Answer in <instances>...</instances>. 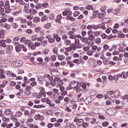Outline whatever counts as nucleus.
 I'll return each mask as SVG.
<instances>
[{"label":"nucleus","instance_id":"nucleus-1","mask_svg":"<svg viewBox=\"0 0 128 128\" xmlns=\"http://www.w3.org/2000/svg\"><path fill=\"white\" fill-rule=\"evenodd\" d=\"M76 86V81H72L70 83L69 86L66 88V90H70L72 88L74 89Z\"/></svg>","mask_w":128,"mask_h":128},{"label":"nucleus","instance_id":"nucleus-2","mask_svg":"<svg viewBox=\"0 0 128 128\" xmlns=\"http://www.w3.org/2000/svg\"><path fill=\"white\" fill-rule=\"evenodd\" d=\"M74 122H77L76 124L78 126H82V124H84V120L79 119L78 118H76L74 119Z\"/></svg>","mask_w":128,"mask_h":128},{"label":"nucleus","instance_id":"nucleus-3","mask_svg":"<svg viewBox=\"0 0 128 128\" xmlns=\"http://www.w3.org/2000/svg\"><path fill=\"white\" fill-rule=\"evenodd\" d=\"M46 38L48 40L49 44H54L56 42L54 38L52 37V35H47L46 36Z\"/></svg>","mask_w":128,"mask_h":128},{"label":"nucleus","instance_id":"nucleus-4","mask_svg":"<svg viewBox=\"0 0 128 128\" xmlns=\"http://www.w3.org/2000/svg\"><path fill=\"white\" fill-rule=\"evenodd\" d=\"M108 78L109 80H110L111 82H114V80H118V76L115 75L114 76H109Z\"/></svg>","mask_w":128,"mask_h":128},{"label":"nucleus","instance_id":"nucleus-5","mask_svg":"<svg viewBox=\"0 0 128 128\" xmlns=\"http://www.w3.org/2000/svg\"><path fill=\"white\" fill-rule=\"evenodd\" d=\"M92 50H93V52H100V50H102V48L101 47H98L96 46H92Z\"/></svg>","mask_w":128,"mask_h":128},{"label":"nucleus","instance_id":"nucleus-6","mask_svg":"<svg viewBox=\"0 0 128 128\" xmlns=\"http://www.w3.org/2000/svg\"><path fill=\"white\" fill-rule=\"evenodd\" d=\"M54 82H56L57 84L58 83L59 86L60 84H64V82L62 81V79H60V78H58V77H56L54 78Z\"/></svg>","mask_w":128,"mask_h":128},{"label":"nucleus","instance_id":"nucleus-7","mask_svg":"<svg viewBox=\"0 0 128 128\" xmlns=\"http://www.w3.org/2000/svg\"><path fill=\"white\" fill-rule=\"evenodd\" d=\"M7 46H8V50H6V54H12V50H14V46L12 45H7Z\"/></svg>","mask_w":128,"mask_h":128},{"label":"nucleus","instance_id":"nucleus-8","mask_svg":"<svg viewBox=\"0 0 128 128\" xmlns=\"http://www.w3.org/2000/svg\"><path fill=\"white\" fill-rule=\"evenodd\" d=\"M46 92H40L38 96V98H46Z\"/></svg>","mask_w":128,"mask_h":128},{"label":"nucleus","instance_id":"nucleus-9","mask_svg":"<svg viewBox=\"0 0 128 128\" xmlns=\"http://www.w3.org/2000/svg\"><path fill=\"white\" fill-rule=\"evenodd\" d=\"M60 92H62V96H66L68 94V91L64 90V86H60Z\"/></svg>","mask_w":128,"mask_h":128},{"label":"nucleus","instance_id":"nucleus-10","mask_svg":"<svg viewBox=\"0 0 128 128\" xmlns=\"http://www.w3.org/2000/svg\"><path fill=\"white\" fill-rule=\"evenodd\" d=\"M28 48H30V50H36V46H34V43L31 41L28 45Z\"/></svg>","mask_w":128,"mask_h":128},{"label":"nucleus","instance_id":"nucleus-11","mask_svg":"<svg viewBox=\"0 0 128 128\" xmlns=\"http://www.w3.org/2000/svg\"><path fill=\"white\" fill-rule=\"evenodd\" d=\"M52 36L56 39V42H60V40H62L60 37L58 36V34H54Z\"/></svg>","mask_w":128,"mask_h":128},{"label":"nucleus","instance_id":"nucleus-12","mask_svg":"<svg viewBox=\"0 0 128 128\" xmlns=\"http://www.w3.org/2000/svg\"><path fill=\"white\" fill-rule=\"evenodd\" d=\"M51 74H52V76H58V70L54 68L52 70Z\"/></svg>","mask_w":128,"mask_h":128},{"label":"nucleus","instance_id":"nucleus-13","mask_svg":"<svg viewBox=\"0 0 128 128\" xmlns=\"http://www.w3.org/2000/svg\"><path fill=\"white\" fill-rule=\"evenodd\" d=\"M4 114H6V116H12V112L10 109H7L4 111Z\"/></svg>","mask_w":128,"mask_h":128},{"label":"nucleus","instance_id":"nucleus-14","mask_svg":"<svg viewBox=\"0 0 128 128\" xmlns=\"http://www.w3.org/2000/svg\"><path fill=\"white\" fill-rule=\"evenodd\" d=\"M2 26L6 28V30H10V26L8 23H4L2 24Z\"/></svg>","mask_w":128,"mask_h":128},{"label":"nucleus","instance_id":"nucleus-15","mask_svg":"<svg viewBox=\"0 0 128 128\" xmlns=\"http://www.w3.org/2000/svg\"><path fill=\"white\" fill-rule=\"evenodd\" d=\"M82 42H84V44H88V46L90 44V42L88 41V39L87 38H83L82 40Z\"/></svg>","mask_w":128,"mask_h":128},{"label":"nucleus","instance_id":"nucleus-16","mask_svg":"<svg viewBox=\"0 0 128 128\" xmlns=\"http://www.w3.org/2000/svg\"><path fill=\"white\" fill-rule=\"evenodd\" d=\"M74 90L76 92H81L82 88H80V86L78 85V86H74Z\"/></svg>","mask_w":128,"mask_h":128},{"label":"nucleus","instance_id":"nucleus-17","mask_svg":"<svg viewBox=\"0 0 128 128\" xmlns=\"http://www.w3.org/2000/svg\"><path fill=\"white\" fill-rule=\"evenodd\" d=\"M0 46L2 48H6L8 46L6 45V42H5L4 40H2L0 41Z\"/></svg>","mask_w":128,"mask_h":128},{"label":"nucleus","instance_id":"nucleus-18","mask_svg":"<svg viewBox=\"0 0 128 128\" xmlns=\"http://www.w3.org/2000/svg\"><path fill=\"white\" fill-rule=\"evenodd\" d=\"M4 8H5V10H8V8H10V2H6L4 4Z\"/></svg>","mask_w":128,"mask_h":128},{"label":"nucleus","instance_id":"nucleus-19","mask_svg":"<svg viewBox=\"0 0 128 128\" xmlns=\"http://www.w3.org/2000/svg\"><path fill=\"white\" fill-rule=\"evenodd\" d=\"M103 13H100L98 14V18H104V16H106V11L104 10Z\"/></svg>","mask_w":128,"mask_h":128},{"label":"nucleus","instance_id":"nucleus-20","mask_svg":"<svg viewBox=\"0 0 128 128\" xmlns=\"http://www.w3.org/2000/svg\"><path fill=\"white\" fill-rule=\"evenodd\" d=\"M16 116H14V115H12L10 116V120H13V122H16L18 121V118H16Z\"/></svg>","mask_w":128,"mask_h":128},{"label":"nucleus","instance_id":"nucleus-21","mask_svg":"<svg viewBox=\"0 0 128 128\" xmlns=\"http://www.w3.org/2000/svg\"><path fill=\"white\" fill-rule=\"evenodd\" d=\"M64 44L65 46H70L72 44V41L70 40H65L64 42Z\"/></svg>","mask_w":128,"mask_h":128},{"label":"nucleus","instance_id":"nucleus-22","mask_svg":"<svg viewBox=\"0 0 128 128\" xmlns=\"http://www.w3.org/2000/svg\"><path fill=\"white\" fill-rule=\"evenodd\" d=\"M40 44L42 46H46V45L48 44V40H43L40 42Z\"/></svg>","mask_w":128,"mask_h":128},{"label":"nucleus","instance_id":"nucleus-23","mask_svg":"<svg viewBox=\"0 0 128 128\" xmlns=\"http://www.w3.org/2000/svg\"><path fill=\"white\" fill-rule=\"evenodd\" d=\"M34 108H46V106H44V104H42V105H34Z\"/></svg>","mask_w":128,"mask_h":128},{"label":"nucleus","instance_id":"nucleus-24","mask_svg":"<svg viewBox=\"0 0 128 128\" xmlns=\"http://www.w3.org/2000/svg\"><path fill=\"white\" fill-rule=\"evenodd\" d=\"M44 77L48 78L50 82H52V80H54V78L52 76H50V74H48L44 75Z\"/></svg>","mask_w":128,"mask_h":128},{"label":"nucleus","instance_id":"nucleus-25","mask_svg":"<svg viewBox=\"0 0 128 128\" xmlns=\"http://www.w3.org/2000/svg\"><path fill=\"white\" fill-rule=\"evenodd\" d=\"M20 48L21 50L22 49L24 52H28V48L24 45L20 44Z\"/></svg>","mask_w":128,"mask_h":128},{"label":"nucleus","instance_id":"nucleus-26","mask_svg":"<svg viewBox=\"0 0 128 128\" xmlns=\"http://www.w3.org/2000/svg\"><path fill=\"white\" fill-rule=\"evenodd\" d=\"M4 34H6L4 31V30H0V38H4Z\"/></svg>","mask_w":128,"mask_h":128},{"label":"nucleus","instance_id":"nucleus-27","mask_svg":"<svg viewBox=\"0 0 128 128\" xmlns=\"http://www.w3.org/2000/svg\"><path fill=\"white\" fill-rule=\"evenodd\" d=\"M36 110L32 109L30 110V114H29V118H32V114H36Z\"/></svg>","mask_w":128,"mask_h":128},{"label":"nucleus","instance_id":"nucleus-28","mask_svg":"<svg viewBox=\"0 0 128 128\" xmlns=\"http://www.w3.org/2000/svg\"><path fill=\"white\" fill-rule=\"evenodd\" d=\"M7 84H8V81L6 80L5 82H3L2 84H0V88H4L6 86Z\"/></svg>","mask_w":128,"mask_h":128},{"label":"nucleus","instance_id":"nucleus-29","mask_svg":"<svg viewBox=\"0 0 128 128\" xmlns=\"http://www.w3.org/2000/svg\"><path fill=\"white\" fill-rule=\"evenodd\" d=\"M88 40L90 42H94V35H90L88 36Z\"/></svg>","mask_w":128,"mask_h":128},{"label":"nucleus","instance_id":"nucleus-30","mask_svg":"<svg viewBox=\"0 0 128 128\" xmlns=\"http://www.w3.org/2000/svg\"><path fill=\"white\" fill-rule=\"evenodd\" d=\"M116 38V35L110 34L107 36V40H112V38Z\"/></svg>","mask_w":128,"mask_h":128},{"label":"nucleus","instance_id":"nucleus-31","mask_svg":"<svg viewBox=\"0 0 128 128\" xmlns=\"http://www.w3.org/2000/svg\"><path fill=\"white\" fill-rule=\"evenodd\" d=\"M16 64H18L17 66H22V64H24V62H22V60H17L16 62Z\"/></svg>","mask_w":128,"mask_h":128},{"label":"nucleus","instance_id":"nucleus-32","mask_svg":"<svg viewBox=\"0 0 128 128\" xmlns=\"http://www.w3.org/2000/svg\"><path fill=\"white\" fill-rule=\"evenodd\" d=\"M95 42H96V44H100V42H102V40L100 38L98 37L95 40Z\"/></svg>","mask_w":128,"mask_h":128},{"label":"nucleus","instance_id":"nucleus-33","mask_svg":"<svg viewBox=\"0 0 128 128\" xmlns=\"http://www.w3.org/2000/svg\"><path fill=\"white\" fill-rule=\"evenodd\" d=\"M12 26L13 28H14V30H16V28H18V23L16 22H13L12 24Z\"/></svg>","mask_w":128,"mask_h":128},{"label":"nucleus","instance_id":"nucleus-34","mask_svg":"<svg viewBox=\"0 0 128 128\" xmlns=\"http://www.w3.org/2000/svg\"><path fill=\"white\" fill-rule=\"evenodd\" d=\"M42 52L43 54H45L46 56V54H48L50 52V49L48 48L45 49Z\"/></svg>","mask_w":128,"mask_h":128},{"label":"nucleus","instance_id":"nucleus-35","mask_svg":"<svg viewBox=\"0 0 128 128\" xmlns=\"http://www.w3.org/2000/svg\"><path fill=\"white\" fill-rule=\"evenodd\" d=\"M33 20L34 22H40V18L38 17H35L33 19Z\"/></svg>","mask_w":128,"mask_h":128},{"label":"nucleus","instance_id":"nucleus-36","mask_svg":"<svg viewBox=\"0 0 128 128\" xmlns=\"http://www.w3.org/2000/svg\"><path fill=\"white\" fill-rule=\"evenodd\" d=\"M42 7L44 8H46L48 6V2H44L43 4H41Z\"/></svg>","mask_w":128,"mask_h":128},{"label":"nucleus","instance_id":"nucleus-37","mask_svg":"<svg viewBox=\"0 0 128 128\" xmlns=\"http://www.w3.org/2000/svg\"><path fill=\"white\" fill-rule=\"evenodd\" d=\"M99 26H100V27H99V28H102V30H106V24L103 23L102 24H99Z\"/></svg>","mask_w":128,"mask_h":128},{"label":"nucleus","instance_id":"nucleus-38","mask_svg":"<svg viewBox=\"0 0 128 128\" xmlns=\"http://www.w3.org/2000/svg\"><path fill=\"white\" fill-rule=\"evenodd\" d=\"M70 46L72 48V50H76V48H78V47L76 46V45H74V44H72L70 45Z\"/></svg>","mask_w":128,"mask_h":128},{"label":"nucleus","instance_id":"nucleus-39","mask_svg":"<svg viewBox=\"0 0 128 128\" xmlns=\"http://www.w3.org/2000/svg\"><path fill=\"white\" fill-rule=\"evenodd\" d=\"M29 12L30 14H37L36 10L34 9H30L29 11Z\"/></svg>","mask_w":128,"mask_h":128},{"label":"nucleus","instance_id":"nucleus-40","mask_svg":"<svg viewBox=\"0 0 128 128\" xmlns=\"http://www.w3.org/2000/svg\"><path fill=\"white\" fill-rule=\"evenodd\" d=\"M103 20V24H108V22H110V18H104Z\"/></svg>","mask_w":128,"mask_h":128},{"label":"nucleus","instance_id":"nucleus-41","mask_svg":"<svg viewBox=\"0 0 128 128\" xmlns=\"http://www.w3.org/2000/svg\"><path fill=\"white\" fill-rule=\"evenodd\" d=\"M65 58L66 57L64 55L58 56V60H64Z\"/></svg>","mask_w":128,"mask_h":128},{"label":"nucleus","instance_id":"nucleus-42","mask_svg":"<svg viewBox=\"0 0 128 128\" xmlns=\"http://www.w3.org/2000/svg\"><path fill=\"white\" fill-rule=\"evenodd\" d=\"M70 108H72V110H76V108H78V104H74Z\"/></svg>","mask_w":128,"mask_h":128},{"label":"nucleus","instance_id":"nucleus-43","mask_svg":"<svg viewBox=\"0 0 128 128\" xmlns=\"http://www.w3.org/2000/svg\"><path fill=\"white\" fill-rule=\"evenodd\" d=\"M120 76H121V78H126V72H122Z\"/></svg>","mask_w":128,"mask_h":128},{"label":"nucleus","instance_id":"nucleus-44","mask_svg":"<svg viewBox=\"0 0 128 128\" xmlns=\"http://www.w3.org/2000/svg\"><path fill=\"white\" fill-rule=\"evenodd\" d=\"M22 114V112L20 111H18L16 114V116L17 118H18L19 116H20Z\"/></svg>","mask_w":128,"mask_h":128},{"label":"nucleus","instance_id":"nucleus-45","mask_svg":"<svg viewBox=\"0 0 128 128\" xmlns=\"http://www.w3.org/2000/svg\"><path fill=\"white\" fill-rule=\"evenodd\" d=\"M42 100H46V102L48 104H51L52 101L50 100L48 98H44V99H42Z\"/></svg>","mask_w":128,"mask_h":128},{"label":"nucleus","instance_id":"nucleus-46","mask_svg":"<svg viewBox=\"0 0 128 128\" xmlns=\"http://www.w3.org/2000/svg\"><path fill=\"white\" fill-rule=\"evenodd\" d=\"M26 90L27 92H30V90H32V87L31 86H27L26 88Z\"/></svg>","mask_w":128,"mask_h":128},{"label":"nucleus","instance_id":"nucleus-47","mask_svg":"<svg viewBox=\"0 0 128 128\" xmlns=\"http://www.w3.org/2000/svg\"><path fill=\"white\" fill-rule=\"evenodd\" d=\"M88 123L86 122H83V124H82V128H88Z\"/></svg>","mask_w":128,"mask_h":128},{"label":"nucleus","instance_id":"nucleus-48","mask_svg":"<svg viewBox=\"0 0 128 128\" xmlns=\"http://www.w3.org/2000/svg\"><path fill=\"white\" fill-rule=\"evenodd\" d=\"M48 16H44L42 18H41V21L42 22H44L46 20H48Z\"/></svg>","mask_w":128,"mask_h":128},{"label":"nucleus","instance_id":"nucleus-49","mask_svg":"<svg viewBox=\"0 0 128 128\" xmlns=\"http://www.w3.org/2000/svg\"><path fill=\"white\" fill-rule=\"evenodd\" d=\"M50 59L52 62H56V55H52L50 56Z\"/></svg>","mask_w":128,"mask_h":128},{"label":"nucleus","instance_id":"nucleus-50","mask_svg":"<svg viewBox=\"0 0 128 128\" xmlns=\"http://www.w3.org/2000/svg\"><path fill=\"white\" fill-rule=\"evenodd\" d=\"M20 92H18L16 93V96H22V94L24 92V90H22V88H20Z\"/></svg>","mask_w":128,"mask_h":128},{"label":"nucleus","instance_id":"nucleus-51","mask_svg":"<svg viewBox=\"0 0 128 128\" xmlns=\"http://www.w3.org/2000/svg\"><path fill=\"white\" fill-rule=\"evenodd\" d=\"M16 52H20L22 50V48L20 47V44H19V46H16Z\"/></svg>","mask_w":128,"mask_h":128},{"label":"nucleus","instance_id":"nucleus-52","mask_svg":"<svg viewBox=\"0 0 128 128\" xmlns=\"http://www.w3.org/2000/svg\"><path fill=\"white\" fill-rule=\"evenodd\" d=\"M86 54H88V56H92L94 54V52L92 50H89L86 52Z\"/></svg>","mask_w":128,"mask_h":128},{"label":"nucleus","instance_id":"nucleus-53","mask_svg":"<svg viewBox=\"0 0 128 128\" xmlns=\"http://www.w3.org/2000/svg\"><path fill=\"white\" fill-rule=\"evenodd\" d=\"M50 84L51 86H56V81L52 80V82H50Z\"/></svg>","mask_w":128,"mask_h":128},{"label":"nucleus","instance_id":"nucleus-54","mask_svg":"<svg viewBox=\"0 0 128 128\" xmlns=\"http://www.w3.org/2000/svg\"><path fill=\"white\" fill-rule=\"evenodd\" d=\"M94 36H100V34L98 32H94Z\"/></svg>","mask_w":128,"mask_h":128},{"label":"nucleus","instance_id":"nucleus-55","mask_svg":"<svg viewBox=\"0 0 128 128\" xmlns=\"http://www.w3.org/2000/svg\"><path fill=\"white\" fill-rule=\"evenodd\" d=\"M52 24H50V23L46 24L45 26V28L46 30H48V28H50Z\"/></svg>","mask_w":128,"mask_h":128},{"label":"nucleus","instance_id":"nucleus-56","mask_svg":"<svg viewBox=\"0 0 128 128\" xmlns=\"http://www.w3.org/2000/svg\"><path fill=\"white\" fill-rule=\"evenodd\" d=\"M86 10H92V6L88 5L86 6Z\"/></svg>","mask_w":128,"mask_h":128},{"label":"nucleus","instance_id":"nucleus-57","mask_svg":"<svg viewBox=\"0 0 128 128\" xmlns=\"http://www.w3.org/2000/svg\"><path fill=\"white\" fill-rule=\"evenodd\" d=\"M65 50L68 52H72V46H70V47H67Z\"/></svg>","mask_w":128,"mask_h":128},{"label":"nucleus","instance_id":"nucleus-58","mask_svg":"<svg viewBox=\"0 0 128 128\" xmlns=\"http://www.w3.org/2000/svg\"><path fill=\"white\" fill-rule=\"evenodd\" d=\"M36 8L38 10V8H42V4L39 3L36 6Z\"/></svg>","mask_w":128,"mask_h":128},{"label":"nucleus","instance_id":"nucleus-59","mask_svg":"<svg viewBox=\"0 0 128 128\" xmlns=\"http://www.w3.org/2000/svg\"><path fill=\"white\" fill-rule=\"evenodd\" d=\"M32 42V40H25L24 42V44L26 46H28V44H30V43Z\"/></svg>","mask_w":128,"mask_h":128},{"label":"nucleus","instance_id":"nucleus-60","mask_svg":"<svg viewBox=\"0 0 128 128\" xmlns=\"http://www.w3.org/2000/svg\"><path fill=\"white\" fill-rule=\"evenodd\" d=\"M107 36H106V34H102L101 35V38H102V40H106V38L107 39Z\"/></svg>","mask_w":128,"mask_h":128},{"label":"nucleus","instance_id":"nucleus-61","mask_svg":"<svg viewBox=\"0 0 128 128\" xmlns=\"http://www.w3.org/2000/svg\"><path fill=\"white\" fill-rule=\"evenodd\" d=\"M80 12H78V11H76L75 12L74 14H73V16H74V17H76V16H78V14H80Z\"/></svg>","mask_w":128,"mask_h":128},{"label":"nucleus","instance_id":"nucleus-62","mask_svg":"<svg viewBox=\"0 0 128 128\" xmlns=\"http://www.w3.org/2000/svg\"><path fill=\"white\" fill-rule=\"evenodd\" d=\"M4 41H5V42H6V44H11L12 42V40L10 38H7L6 40H4Z\"/></svg>","mask_w":128,"mask_h":128},{"label":"nucleus","instance_id":"nucleus-63","mask_svg":"<svg viewBox=\"0 0 128 128\" xmlns=\"http://www.w3.org/2000/svg\"><path fill=\"white\" fill-rule=\"evenodd\" d=\"M102 126L106 127L108 126V122H106L102 124Z\"/></svg>","mask_w":128,"mask_h":128},{"label":"nucleus","instance_id":"nucleus-64","mask_svg":"<svg viewBox=\"0 0 128 128\" xmlns=\"http://www.w3.org/2000/svg\"><path fill=\"white\" fill-rule=\"evenodd\" d=\"M8 21V18H3L0 20V22H6Z\"/></svg>","mask_w":128,"mask_h":128}]
</instances>
